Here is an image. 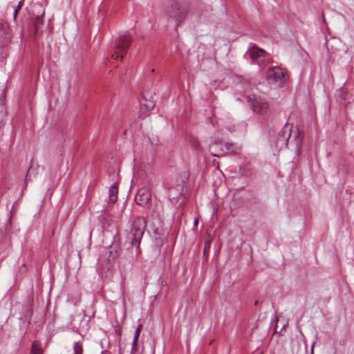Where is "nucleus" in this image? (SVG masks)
<instances>
[{
    "label": "nucleus",
    "instance_id": "423d86ee",
    "mask_svg": "<svg viewBox=\"0 0 354 354\" xmlns=\"http://www.w3.org/2000/svg\"><path fill=\"white\" fill-rule=\"evenodd\" d=\"M248 102L254 112L264 114L266 113L268 105L264 99L261 97L248 96Z\"/></svg>",
    "mask_w": 354,
    "mask_h": 354
},
{
    "label": "nucleus",
    "instance_id": "f03ea898",
    "mask_svg": "<svg viewBox=\"0 0 354 354\" xmlns=\"http://www.w3.org/2000/svg\"><path fill=\"white\" fill-rule=\"evenodd\" d=\"M189 10L187 3L182 1H171L166 8L167 16L178 26L185 19Z\"/></svg>",
    "mask_w": 354,
    "mask_h": 354
},
{
    "label": "nucleus",
    "instance_id": "412c9836",
    "mask_svg": "<svg viewBox=\"0 0 354 354\" xmlns=\"http://www.w3.org/2000/svg\"><path fill=\"white\" fill-rule=\"evenodd\" d=\"M24 0H21L15 9L19 11L24 5Z\"/></svg>",
    "mask_w": 354,
    "mask_h": 354
},
{
    "label": "nucleus",
    "instance_id": "20e7f679",
    "mask_svg": "<svg viewBox=\"0 0 354 354\" xmlns=\"http://www.w3.org/2000/svg\"><path fill=\"white\" fill-rule=\"evenodd\" d=\"M268 80L276 86H281L286 81V71L278 66L269 68L266 72Z\"/></svg>",
    "mask_w": 354,
    "mask_h": 354
},
{
    "label": "nucleus",
    "instance_id": "393cba45",
    "mask_svg": "<svg viewBox=\"0 0 354 354\" xmlns=\"http://www.w3.org/2000/svg\"><path fill=\"white\" fill-rule=\"evenodd\" d=\"M197 223H198V221H197V220H196V221H194V225H196Z\"/></svg>",
    "mask_w": 354,
    "mask_h": 354
},
{
    "label": "nucleus",
    "instance_id": "2eb2a0df",
    "mask_svg": "<svg viewBox=\"0 0 354 354\" xmlns=\"http://www.w3.org/2000/svg\"><path fill=\"white\" fill-rule=\"evenodd\" d=\"M181 192L180 187L177 188L176 189H171L169 192V197L170 198H176L178 196L180 195Z\"/></svg>",
    "mask_w": 354,
    "mask_h": 354
},
{
    "label": "nucleus",
    "instance_id": "aec40b11",
    "mask_svg": "<svg viewBox=\"0 0 354 354\" xmlns=\"http://www.w3.org/2000/svg\"><path fill=\"white\" fill-rule=\"evenodd\" d=\"M229 120H231V118H228ZM229 124H226L225 128L230 132H233L236 130L234 125H231L230 121L228 122Z\"/></svg>",
    "mask_w": 354,
    "mask_h": 354
},
{
    "label": "nucleus",
    "instance_id": "f257e3e1",
    "mask_svg": "<svg viewBox=\"0 0 354 354\" xmlns=\"http://www.w3.org/2000/svg\"><path fill=\"white\" fill-rule=\"evenodd\" d=\"M147 222L143 217H137L127 232L126 241L131 246L139 247L146 229Z\"/></svg>",
    "mask_w": 354,
    "mask_h": 354
},
{
    "label": "nucleus",
    "instance_id": "dca6fc26",
    "mask_svg": "<svg viewBox=\"0 0 354 354\" xmlns=\"http://www.w3.org/2000/svg\"><path fill=\"white\" fill-rule=\"evenodd\" d=\"M211 242H212L211 240H207L205 242L204 248H203V254H204V255H206L207 254H208L209 248H210V246H211Z\"/></svg>",
    "mask_w": 354,
    "mask_h": 354
},
{
    "label": "nucleus",
    "instance_id": "9d476101",
    "mask_svg": "<svg viewBox=\"0 0 354 354\" xmlns=\"http://www.w3.org/2000/svg\"><path fill=\"white\" fill-rule=\"evenodd\" d=\"M290 135L291 129L288 126L283 127L278 133L277 138V144L287 147Z\"/></svg>",
    "mask_w": 354,
    "mask_h": 354
},
{
    "label": "nucleus",
    "instance_id": "a211bd4d",
    "mask_svg": "<svg viewBox=\"0 0 354 354\" xmlns=\"http://www.w3.org/2000/svg\"><path fill=\"white\" fill-rule=\"evenodd\" d=\"M138 339L136 340L135 337H134L133 342H132V345H131V354H134L138 350Z\"/></svg>",
    "mask_w": 354,
    "mask_h": 354
},
{
    "label": "nucleus",
    "instance_id": "0eeeda50",
    "mask_svg": "<svg viewBox=\"0 0 354 354\" xmlns=\"http://www.w3.org/2000/svg\"><path fill=\"white\" fill-rule=\"evenodd\" d=\"M11 39L10 30L8 24L4 21H0V47L7 46Z\"/></svg>",
    "mask_w": 354,
    "mask_h": 354
},
{
    "label": "nucleus",
    "instance_id": "1a4fd4ad",
    "mask_svg": "<svg viewBox=\"0 0 354 354\" xmlns=\"http://www.w3.org/2000/svg\"><path fill=\"white\" fill-rule=\"evenodd\" d=\"M151 197L150 192L142 187L138 191L135 196V201L140 206H145L149 202Z\"/></svg>",
    "mask_w": 354,
    "mask_h": 354
},
{
    "label": "nucleus",
    "instance_id": "6e6552de",
    "mask_svg": "<svg viewBox=\"0 0 354 354\" xmlns=\"http://www.w3.org/2000/svg\"><path fill=\"white\" fill-rule=\"evenodd\" d=\"M248 53L251 59L258 65L263 63L266 52L262 48L253 46L249 49Z\"/></svg>",
    "mask_w": 354,
    "mask_h": 354
},
{
    "label": "nucleus",
    "instance_id": "4468645a",
    "mask_svg": "<svg viewBox=\"0 0 354 354\" xmlns=\"http://www.w3.org/2000/svg\"><path fill=\"white\" fill-rule=\"evenodd\" d=\"M74 354H83L82 344L78 342L73 344Z\"/></svg>",
    "mask_w": 354,
    "mask_h": 354
},
{
    "label": "nucleus",
    "instance_id": "4be33fe9",
    "mask_svg": "<svg viewBox=\"0 0 354 354\" xmlns=\"http://www.w3.org/2000/svg\"><path fill=\"white\" fill-rule=\"evenodd\" d=\"M18 12H19V10L15 9L14 13H13V17H14L15 19L17 18V15Z\"/></svg>",
    "mask_w": 354,
    "mask_h": 354
},
{
    "label": "nucleus",
    "instance_id": "f8f14e48",
    "mask_svg": "<svg viewBox=\"0 0 354 354\" xmlns=\"http://www.w3.org/2000/svg\"><path fill=\"white\" fill-rule=\"evenodd\" d=\"M118 187L116 183L111 186L109 191V201L114 203L118 200Z\"/></svg>",
    "mask_w": 354,
    "mask_h": 354
},
{
    "label": "nucleus",
    "instance_id": "39448f33",
    "mask_svg": "<svg viewBox=\"0 0 354 354\" xmlns=\"http://www.w3.org/2000/svg\"><path fill=\"white\" fill-rule=\"evenodd\" d=\"M232 144H224L221 140H212L209 144V151L214 156L220 157L225 153V149L235 153L236 151L232 148Z\"/></svg>",
    "mask_w": 354,
    "mask_h": 354
},
{
    "label": "nucleus",
    "instance_id": "ddd939ff",
    "mask_svg": "<svg viewBox=\"0 0 354 354\" xmlns=\"http://www.w3.org/2000/svg\"><path fill=\"white\" fill-rule=\"evenodd\" d=\"M31 353L32 354H42L41 349L40 348L39 342L35 341L32 344L31 348Z\"/></svg>",
    "mask_w": 354,
    "mask_h": 354
},
{
    "label": "nucleus",
    "instance_id": "7ed1b4c3",
    "mask_svg": "<svg viewBox=\"0 0 354 354\" xmlns=\"http://www.w3.org/2000/svg\"><path fill=\"white\" fill-rule=\"evenodd\" d=\"M131 41V37L128 32L120 36L115 41V50L112 57L114 59H122L123 55L127 52Z\"/></svg>",
    "mask_w": 354,
    "mask_h": 354
},
{
    "label": "nucleus",
    "instance_id": "5701e85b",
    "mask_svg": "<svg viewBox=\"0 0 354 354\" xmlns=\"http://www.w3.org/2000/svg\"><path fill=\"white\" fill-rule=\"evenodd\" d=\"M315 342L312 344L311 346V354H313V349H314V346H315Z\"/></svg>",
    "mask_w": 354,
    "mask_h": 354
},
{
    "label": "nucleus",
    "instance_id": "9b49d317",
    "mask_svg": "<svg viewBox=\"0 0 354 354\" xmlns=\"http://www.w3.org/2000/svg\"><path fill=\"white\" fill-rule=\"evenodd\" d=\"M140 106L142 109L147 111L153 109L155 102L152 100H147L146 96L143 95L140 101Z\"/></svg>",
    "mask_w": 354,
    "mask_h": 354
},
{
    "label": "nucleus",
    "instance_id": "b1692460",
    "mask_svg": "<svg viewBox=\"0 0 354 354\" xmlns=\"http://www.w3.org/2000/svg\"><path fill=\"white\" fill-rule=\"evenodd\" d=\"M101 354H110L109 351H102Z\"/></svg>",
    "mask_w": 354,
    "mask_h": 354
},
{
    "label": "nucleus",
    "instance_id": "f3484780",
    "mask_svg": "<svg viewBox=\"0 0 354 354\" xmlns=\"http://www.w3.org/2000/svg\"><path fill=\"white\" fill-rule=\"evenodd\" d=\"M42 24V20L39 17H37L35 20V28L37 32L39 31V26Z\"/></svg>",
    "mask_w": 354,
    "mask_h": 354
},
{
    "label": "nucleus",
    "instance_id": "6ab92c4d",
    "mask_svg": "<svg viewBox=\"0 0 354 354\" xmlns=\"http://www.w3.org/2000/svg\"><path fill=\"white\" fill-rule=\"evenodd\" d=\"M142 325L141 324H139L136 328V330L135 334H134L136 340L138 339L139 336L140 335V331L142 330Z\"/></svg>",
    "mask_w": 354,
    "mask_h": 354
}]
</instances>
